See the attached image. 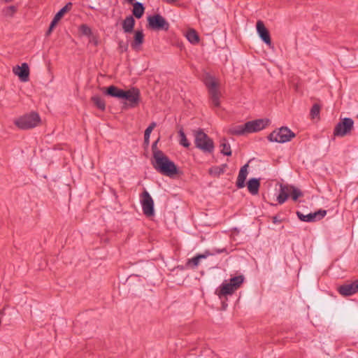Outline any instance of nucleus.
I'll use <instances>...</instances> for the list:
<instances>
[{"instance_id":"nucleus-10","label":"nucleus","mask_w":358,"mask_h":358,"mask_svg":"<svg viewBox=\"0 0 358 358\" xmlns=\"http://www.w3.org/2000/svg\"><path fill=\"white\" fill-rule=\"evenodd\" d=\"M141 206L143 213L146 216L154 215V201L149 192L145 190L141 195Z\"/></svg>"},{"instance_id":"nucleus-39","label":"nucleus","mask_w":358,"mask_h":358,"mask_svg":"<svg viewBox=\"0 0 358 358\" xmlns=\"http://www.w3.org/2000/svg\"><path fill=\"white\" fill-rule=\"evenodd\" d=\"M55 27V26H53L52 24H50V27H49V29H48V31L47 34H50V32L52 31V30L54 29V27Z\"/></svg>"},{"instance_id":"nucleus-41","label":"nucleus","mask_w":358,"mask_h":358,"mask_svg":"<svg viewBox=\"0 0 358 358\" xmlns=\"http://www.w3.org/2000/svg\"><path fill=\"white\" fill-rule=\"evenodd\" d=\"M144 141H145V143L146 144H149V142H150V137H146V136L144 135Z\"/></svg>"},{"instance_id":"nucleus-31","label":"nucleus","mask_w":358,"mask_h":358,"mask_svg":"<svg viewBox=\"0 0 358 358\" xmlns=\"http://www.w3.org/2000/svg\"><path fill=\"white\" fill-rule=\"evenodd\" d=\"M291 188L292 189V191L291 192L292 199L294 201H296L299 197L302 196V192H301V190L294 187H292Z\"/></svg>"},{"instance_id":"nucleus-36","label":"nucleus","mask_w":358,"mask_h":358,"mask_svg":"<svg viewBox=\"0 0 358 358\" xmlns=\"http://www.w3.org/2000/svg\"><path fill=\"white\" fill-rule=\"evenodd\" d=\"M226 251H227L226 248L217 249V250H215V252H213V255L215 253L220 254V253H222V252H225Z\"/></svg>"},{"instance_id":"nucleus-42","label":"nucleus","mask_w":358,"mask_h":358,"mask_svg":"<svg viewBox=\"0 0 358 358\" xmlns=\"http://www.w3.org/2000/svg\"><path fill=\"white\" fill-rule=\"evenodd\" d=\"M157 141L155 142V143H153L152 146V150H153V152L157 150H155V147H156V145H157Z\"/></svg>"},{"instance_id":"nucleus-33","label":"nucleus","mask_w":358,"mask_h":358,"mask_svg":"<svg viewBox=\"0 0 358 358\" xmlns=\"http://www.w3.org/2000/svg\"><path fill=\"white\" fill-rule=\"evenodd\" d=\"M223 173H224V169L220 167H218V166L212 167L209 170V173L211 175L219 176Z\"/></svg>"},{"instance_id":"nucleus-35","label":"nucleus","mask_w":358,"mask_h":358,"mask_svg":"<svg viewBox=\"0 0 358 358\" xmlns=\"http://www.w3.org/2000/svg\"><path fill=\"white\" fill-rule=\"evenodd\" d=\"M272 220L273 224H278L281 222V220L278 219V216H273Z\"/></svg>"},{"instance_id":"nucleus-37","label":"nucleus","mask_w":358,"mask_h":358,"mask_svg":"<svg viewBox=\"0 0 358 358\" xmlns=\"http://www.w3.org/2000/svg\"><path fill=\"white\" fill-rule=\"evenodd\" d=\"M59 20H60L56 18V17L55 16L50 24L53 26H55Z\"/></svg>"},{"instance_id":"nucleus-26","label":"nucleus","mask_w":358,"mask_h":358,"mask_svg":"<svg viewBox=\"0 0 358 358\" xmlns=\"http://www.w3.org/2000/svg\"><path fill=\"white\" fill-rule=\"evenodd\" d=\"M186 37L192 44H196L199 41V37L194 29L189 30L187 32Z\"/></svg>"},{"instance_id":"nucleus-28","label":"nucleus","mask_w":358,"mask_h":358,"mask_svg":"<svg viewBox=\"0 0 358 358\" xmlns=\"http://www.w3.org/2000/svg\"><path fill=\"white\" fill-rule=\"evenodd\" d=\"M72 6H73V4L71 2L66 3V6H64L62 9H60L59 10V12H57V14L55 15L56 17V18H58L59 20H60L64 16L65 13H66L68 10H71V8H72Z\"/></svg>"},{"instance_id":"nucleus-2","label":"nucleus","mask_w":358,"mask_h":358,"mask_svg":"<svg viewBox=\"0 0 358 358\" xmlns=\"http://www.w3.org/2000/svg\"><path fill=\"white\" fill-rule=\"evenodd\" d=\"M244 278L243 275H238L231 278L229 282L224 281L220 287L216 290L215 294L221 299L223 296L231 295L236 289H238L243 282Z\"/></svg>"},{"instance_id":"nucleus-1","label":"nucleus","mask_w":358,"mask_h":358,"mask_svg":"<svg viewBox=\"0 0 358 358\" xmlns=\"http://www.w3.org/2000/svg\"><path fill=\"white\" fill-rule=\"evenodd\" d=\"M153 167L159 173L171 177L178 173V168L175 163L161 150L154 151Z\"/></svg>"},{"instance_id":"nucleus-29","label":"nucleus","mask_w":358,"mask_h":358,"mask_svg":"<svg viewBox=\"0 0 358 358\" xmlns=\"http://www.w3.org/2000/svg\"><path fill=\"white\" fill-rule=\"evenodd\" d=\"M178 134L180 136V144L184 146L185 148H188L190 145V143L187 139L185 134L184 133L182 129L179 130Z\"/></svg>"},{"instance_id":"nucleus-3","label":"nucleus","mask_w":358,"mask_h":358,"mask_svg":"<svg viewBox=\"0 0 358 358\" xmlns=\"http://www.w3.org/2000/svg\"><path fill=\"white\" fill-rule=\"evenodd\" d=\"M194 143L197 148L205 153H212L214 150V143L201 129L194 131Z\"/></svg>"},{"instance_id":"nucleus-38","label":"nucleus","mask_w":358,"mask_h":358,"mask_svg":"<svg viewBox=\"0 0 358 358\" xmlns=\"http://www.w3.org/2000/svg\"><path fill=\"white\" fill-rule=\"evenodd\" d=\"M162 1L167 3H170V4L175 3L177 1V0H162Z\"/></svg>"},{"instance_id":"nucleus-44","label":"nucleus","mask_w":358,"mask_h":358,"mask_svg":"<svg viewBox=\"0 0 358 358\" xmlns=\"http://www.w3.org/2000/svg\"><path fill=\"white\" fill-rule=\"evenodd\" d=\"M357 118H358V114H357Z\"/></svg>"},{"instance_id":"nucleus-5","label":"nucleus","mask_w":358,"mask_h":358,"mask_svg":"<svg viewBox=\"0 0 358 358\" xmlns=\"http://www.w3.org/2000/svg\"><path fill=\"white\" fill-rule=\"evenodd\" d=\"M41 122L40 116L38 113L31 112L25 114L14 122L15 124L21 129H29L38 125Z\"/></svg>"},{"instance_id":"nucleus-32","label":"nucleus","mask_w":358,"mask_h":358,"mask_svg":"<svg viewBox=\"0 0 358 358\" xmlns=\"http://www.w3.org/2000/svg\"><path fill=\"white\" fill-rule=\"evenodd\" d=\"M320 107L318 104H314L310 110V115L313 118H315L320 114Z\"/></svg>"},{"instance_id":"nucleus-11","label":"nucleus","mask_w":358,"mask_h":358,"mask_svg":"<svg viewBox=\"0 0 358 358\" xmlns=\"http://www.w3.org/2000/svg\"><path fill=\"white\" fill-rule=\"evenodd\" d=\"M327 214V211L324 210H320L315 213H310L307 215H304L300 211L296 212L297 217L301 221L306 222H313L317 220H320L323 218Z\"/></svg>"},{"instance_id":"nucleus-19","label":"nucleus","mask_w":358,"mask_h":358,"mask_svg":"<svg viewBox=\"0 0 358 358\" xmlns=\"http://www.w3.org/2000/svg\"><path fill=\"white\" fill-rule=\"evenodd\" d=\"M135 26V20L132 15L125 17L122 22V29L124 33H131Z\"/></svg>"},{"instance_id":"nucleus-20","label":"nucleus","mask_w":358,"mask_h":358,"mask_svg":"<svg viewBox=\"0 0 358 358\" xmlns=\"http://www.w3.org/2000/svg\"><path fill=\"white\" fill-rule=\"evenodd\" d=\"M229 133L232 135L241 136L248 134L245 127V124L239 125H233L229 129Z\"/></svg>"},{"instance_id":"nucleus-27","label":"nucleus","mask_w":358,"mask_h":358,"mask_svg":"<svg viewBox=\"0 0 358 358\" xmlns=\"http://www.w3.org/2000/svg\"><path fill=\"white\" fill-rule=\"evenodd\" d=\"M221 153L226 156L231 155V150L229 143L226 141V139H223L220 143Z\"/></svg>"},{"instance_id":"nucleus-40","label":"nucleus","mask_w":358,"mask_h":358,"mask_svg":"<svg viewBox=\"0 0 358 358\" xmlns=\"http://www.w3.org/2000/svg\"><path fill=\"white\" fill-rule=\"evenodd\" d=\"M55 27V26H53L52 24H50V27H49V29H48V31L47 34H50V32L52 31V30L54 29V27Z\"/></svg>"},{"instance_id":"nucleus-4","label":"nucleus","mask_w":358,"mask_h":358,"mask_svg":"<svg viewBox=\"0 0 358 358\" xmlns=\"http://www.w3.org/2000/svg\"><path fill=\"white\" fill-rule=\"evenodd\" d=\"M204 83L208 88L212 105L214 107H219L220 106V98L221 93L219 90L218 83L214 77L210 76H208L205 78Z\"/></svg>"},{"instance_id":"nucleus-30","label":"nucleus","mask_w":358,"mask_h":358,"mask_svg":"<svg viewBox=\"0 0 358 358\" xmlns=\"http://www.w3.org/2000/svg\"><path fill=\"white\" fill-rule=\"evenodd\" d=\"M15 11L16 8L14 6H9L2 10V15L5 17H12Z\"/></svg>"},{"instance_id":"nucleus-6","label":"nucleus","mask_w":358,"mask_h":358,"mask_svg":"<svg viewBox=\"0 0 358 358\" xmlns=\"http://www.w3.org/2000/svg\"><path fill=\"white\" fill-rule=\"evenodd\" d=\"M295 137V134L287 127H282L271 132L268 138L271 142L284 143Z\"/></svg>"},{"instance_id":"nucleus-21","label":"nucleus","mask_w":358,"mask_h":358,"mask_svg":"<svg viewBox=\"0 0 358 358\" xmlns=\"http://www.w3.org/2000/svg\"><path fill=\"white\" fill-rule=\"evenodd\" d=\"M259 180L257 178H251L248 182V189L252 195H256L259 192Z\"/></svg>"},{"instance_id":"nucleus-8","label":"nucleus","mask_w":358,"mask_h":358,"mask_svg":"<svg viewBox=\"0 0 358 358\" xmlns=\"http://www.w3.org/2000/svg\"><path fill=\"white\" fill-rule=\"evenodd\" d=\"M148 27L153 30L167 31L169 29V23L159 14L148 16Z\"/></svg>"},{"instance_id":"nucleus-25","label":"nucleus","mask_w":358,"mask_h":358,"mask_svg":"<svg viewBox=\"0 0 358 358\" xmlns=\"http://www.w3.org/2000/svg\"><path fill=\"white\" fill-rule=\"evenodd\" d=\"M92 101L94 103V104L101 110H104L106 108V103L104 100L99 96L95 95L93 96L92 98Z\"/></svg>"},{"instance_id":"nucleus-23","label":"nucleus","mask_w":358,"mask_h":358,"mask_svg":"<svg viewBox=\"0 0 358 358\" xmlns=\"http://www.w3.org/2000/svg\"><path fill=\"white\" fill-rule=\"evenodd\" d=\"M289 189L287 186L280 185V193L277 197V201L280 204L283 203L289 196Z\"/></svg>"},{"instance_id":"nucleus-34","label":"nucleus","mask_w":358,"mask_h":358,"mask_svg":"<svg viewBox=\"0 0 358 358\" xmlns=\"http://www.w3.org/2000/svg\"><path fill=\"white\" fill-rule=\"evenodd\" d=\"M157 124L155 122H152L145 129L144 135L146 136V137H150V134L154 129V128L156 127Z\"/></svg>"},{"instance_id":"nucleus-22","label":"nucleus","mask_w":358,"mask_h":358,"mask_svg":"<svg viewBox=\"0 0 358 358\" xmlns=\"http://www.w3.org/2000/svg\"><path fill=\"white\" fill-rule=\"evenodd\" d=\"M122 92L123 90L119 89L114 85H111L106 89L105 94L112 97L121 99Z\"/></svg>"},{"instance_id":"nucleus-17","label":"nucleus","mask_w":358,"mask_h":358,"mask_svg":"<svg viewBox=\"0 0 358 358\" xmlns=\"http://www.w3.org/2000/svg\"><path fill=\"white\" fill-rule=\"evenodd\" d=\"M144 42V34L142 30L136 31L134 36V41L131 44L133 50L138 51Z\"/></svg>"},{"instance_id":"nucleus-7","label":"nucleus","mask_w":358,"mask_h":358,"mask_svg":"<svg viewBox=\"0 0 358 358\" xmlns=\"http://www.w3.org/2000/svg\"><path fill=\"white\" fill-rule=\"evenodd\" d=\"M354 127V122L350 117L342 119L334 129V136L343 137L350 133Z\"/></svg>"},{"instance_id":"nucleus-13","label":"nucleus","mask_w":358,"mask_h":358,"mask_svg":"<svg viewBox=\"0 0 358 358\" xmlns=\"http://www.w3.org/2000/svg\"><path fill=\"white\" fill-rule=\"evenodd\" d=\"M338 292L343 296H351L358 292V280L344 284L338 288Z\"/></svg>"},{"instance_id":"nucleus-43","label":"nucleus","mask_w":358,"mask_h":358,"mask_svg":"<svg viewBox=\"0 0 358 358\" xmlns=\"http://www.w3.org/2000/svg\"><path fill=\"white\" fill-rule=\"evenodd\" d=\"M126 1H127L129 3H131V4H134L135 2L134 1L135 0H125Z\"/></svg>"},{"instance_id":"nucleus-24","label":"nucleus","mask_w":358,"mask_h":358,"mask_svg":"<svg viewBox=\"0 0 358 358\" xmlns=\"http://www.w3.org/2000/svg\"><path fill=\"white\" fill-rule=\"evenodd\" d=\"M144 11H145V8L142 3L135 2L133 4L132 13L136 18H138V19L141 18L143 16Z\"/></svg>"},{"instance_id":"nucleus-16","label":"nucleus","mask_w":358,"mask_h":358,"mask_svg":"<svg viewBox=\"0 0 358 358\" xmlns=\"http://www.w3.org/2000/svg\"><path fill=\"white\" fill-rule=\"evenodd\" d=\"M211 255H213V253H211L208 250H206L203 254H198L195 257L189 259L186 263V266L192 268H195L199 264V262L201 259H206Z\"/></svg>"},{"instance_id":"nucleus-9","label":"nucleus","mask_w":358,"mask_h":358,"mask_svg":"<svg viewBox=\"0 0 358 358\" xmlns=\"http://www.w3.org/2000/svg\"><path fill=\"white\" fill-rule=\"evenodd\" d=\"M121 99H124L128 101V106L129 108H135L140 103V90L136 87H131L126 91L123 90Z\"/></svg>"},{"instance_id":"nucleus-14","label":"nucleus","mask_w":358,"mask_h":358,"mask_svg":"<svg viewBox=\"0 0 358 358\" xmlns=\"http://www.w3.org/2000/svg\"><path fill=\"white\" fill-rule=\"evenodd\" d=\"M13 73L17 76L20 80L27 82L29 76V68L27 63L22 64L21 66H16L13 69Z\"/></svg>"},{"instance_id":"nucleus-12","label":"nucleus","mask_w":358,"mask_h":358,"mask_svg":"<svg viewBox=\"0 0 358 358\" xmlns=\"http://www.w3.org/2000/svg\"><path fill=\"white\" fill-rule=\"evenodd\" d=\"M268 122V120H255L245 123V127L248 131V134L257 132L264 129L267 126Z\"/></svg>"},{"instance_id":"nucleus-18","label":"nucleus","mask_w":358,"mask_h":358,"mask_svg":"<svg viewBox=\"0 0 358 358\" xmlns=\"http://www.w3.org/2000/svg\"><path fill=\"white\" fill-rule=\"evenodd\" d=\"M248 164L242 166L239 171L238 176L236 180V187L238 189L243 188L245 187V181L246 180L248 176Z\"/></svg>"},{"instance_id":"nucleus-15","label":"nucleus","mask_w":358,"mask_h":358,"mask_svg":"<svg viewBox=\"0 0 358 358\" xmlns=\"http://www.w3.org/2000/svg\"><path fill=\"white\" fill-rule=\"evenodd\" d=\"M257 31L262 40L267 45L271 44L270 34L262 20H258L256 24Z\"/></svg>"}]
</instances>
